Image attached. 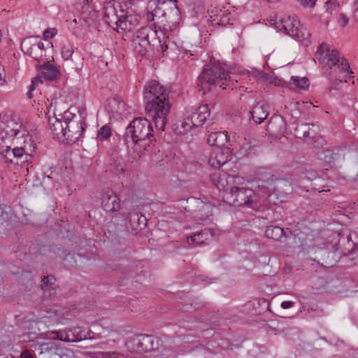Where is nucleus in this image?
I'll return each instance as SVG.
<instances>
[{
    "label": "nucleus",
    "instance_id": "nucleus-23",
    "mask_svg": "<svg viewBox=\"0 0 358 358\" xmlns=\"http://www.w3.org/2000/svg\"><path fill=\"white\" fill-rule=\"evenodd\" d=\"M212 238V234L207 231H202L194 234L193 236L187 238V243L189 245L197 246L202 245L207 243Z\"/></svg>",
    "mask_w": 358,
    "mask_h": 358
},
{
    "label": "nucleus",
    "instance_id": "nucleus-34",
    "mask_svg": "<svg viewBox=\"0 0 358 358\" xmlns=\"http://www.w3.org/2000/svg\"><path fill=\"white\" fill-rule=\"evenodd\" d=\"M339 6L337 0H327L324 3V8L327 13H331Z\"/></svg>",
    "mask_w": 358,
    "mask_h": 358
},
{
    "label": "nucleus",
    "instance_id": "nucleus-22",
    "mask_svg": "<svg viewBox=\"0 0 358 358\" xmlns=\"http://www.w3.org/2000/svg\"><path fill=\"white\" fill-rule=\"evenodd\" d=\"M126 169V164L123 158L120 156H114L111 159V162L108 165L106 171L114 175H120L124 173Z\"/></svg>",
    "mask_w": 358,
    "mask_h": 358
},
{
    "label": "nucleus",
    "instance_id": "nucleus-44",
    "mask_svg": "<svg viewBox=\"0 0 358 358\" xmlns=\"http://www.w3.org/2000/svg\"><path fill=\"white\" fill-rule=\"evenodd\" d=\"M34 44L36 45V46L37 48H38L41 50H42L43 54H44V44H43V43L39 41V42H37V43H34Z\"/></svg>",
    "mask_w": 358,
    "mask_h": 358
},
{
    "label": "nucleus",
    "instance_id": "nucleus-2",
    "mask_svg": "<svg viewBox=\"0 0 358 358\" xmlns=\"http://www.w3.org/2000/svg\"><path fill=\"white\" fill-rule=\"evenodd\" d=\"M178 3L177 0H151L148 3L155 29L168 40L173 41L179 31L181 14Z\"/></svg>",
    "mask_w": 358,
    "mask_h": 358
},
{
    "label": "nucleus",
    "instance_id": "nucleus-1",
    "mask_svg": "<svg viewBox=\"0 0 358 358\" xmlns=\"http://www.w3.org/2000/svg\"><path fill=\"white\" fill-rule=\"evenodd\" d=\"M36 144L19 117L0 114V156L6 163L24 164L32 160Z\"/></svg>",
    "mask_w": 358,
    "mask_h": 358
},
{
    "label": "nucleus",
    "instance_id": "nucleus-19",
    "mask_svg": "<svg viewBox=\"0 0 358 358\" xmlns=\"http://www.w3.org/2000/svg\"><path fill=\"white\" fill-rule=\"evenodd\" d=\"M265 236L275 241H283L287 238H292L293 235L291 231L287 234L285 230L278 226L267 227L265 230Z\"/></svg>",
    "mask_w": 358,
    "mask_h": 358
},
{
    "label": "nucleus",
    "instance_id": "nucleus-38",
    "mask_svg": "<svg viewBox=\"0 0 358 358\" xmlns=\"http://www.w3.org/2000/svg\"><path fill=\"white\" fill-rule=\"evenodd\" d=\"M6 73L3 66L0 64V86H3L6 84Z\"/></svg>",
    "mask_w": 358,
    "mask_h": 358
},
{
    "label": "nucleus",
    "instance_id": "nucleus-37",
    "mask_svg": "<svg viewBox=\"0 0 358 358\" xmlns=\"http://www.w3.org/2000/svg\"><path fill=\"white\" fill-rule=\"evenodd\" d=\"M317 0H298L303 7L313 8Z\"/></svg>",
    "mask_w": 358,
    "mask_h": 358
},
{
    "label": "nucleus",
    "instance_id": "nucleus-21",
    "mask_svg": "<svg viewBox=\"0 0 358 358\" xmlns=\"http://www.w3.org/2000/svg\"><path fill=\"white\" fill-rule=\"evenodd\" d=\"M62 117V115H60ZM50 129L57 138L66 136L64 121L62 117H52L49 120Z\"/></svg>",
    "mask_w": 358,
    "mask_h": 358
},
{
    "label": "nucleus",
    "instance_id": "nucleus-16",
    "mask_svg": "<svg viewBox=\"0 0 358 358\" xmlns=\"http://www.w3.org/2000/svg\"><path fill=\"white\" fill-rule=\"evenodd\" d=\"M236 179L238 178L230 176L225 172H217L211 176V180L214 185L220 191L224 192V194L230 191V188L236 183Z\"/></svg>",
    "mask_w": 358,
    "mask_h": 358
},
{
    "label": "nucleus",
    "instance_id": "nucleus-31",
    "mask_svg": "<svg viewBox=\"0 0 358 358\" xmlns=\"http://www.w3.org/2000/svg\"><path fill=\"white\" fill-rule=\"evenodd\" d=\"M111 135V128L108 125H104L100 128L97 133V138L101 141L108 138Z\"/></svg>",
    "mask_w": 358,
    "mask_h": 358
},
{
    "label": "nucleus",
    "instance_id": "nucleus-5",
    "mask_svg": "<svg viewBox=\"0 0 358 358\" xmlns=\"http://www.w3.org/2000/svg\"><path fill=\"white\" fill-rule=\"evenodd\" d=\"M131 47L136 54L142 56L145 55L151 47L163 56H169L178 50L176 41L168 40L163 35L159 36L154 27H144L138 29L131 41Z\"/></svg>",
    "mask_w": 358,
    "mask_h": 358
},
{
    "label": "nucleus",
    "instance_id": "nucleus-8",
    "mask_svg": "<svg viewBox=\"0 0 358 358\" xmlns=\"http://www.w3.org/2000/svg\"><path fill=\"white\" fill-rule=\"evenodd\" d=\"M124 137L128 146L130 143L134 144V152L139 157L142 156L153 137L150 122L144 117L134 119L126 128Z\"/></svg>",
    "mask_w": 358,
    "mask_h": 358
},
{
    "label": "nucleus",
    "instance_id": "nucleus-17",
    "mask_svg": "<svg viewBox=\"0 0 358 358\" xmlns=\"http://www.w3.org/2000/svg\"><path fill=\"white\" fill-rule=\"evenodd\" d=\"M187 113L193 120L195 127L203 125L210 116V110L207 104L199 107H191Z\"/></svg>",
    "mask_w": 358,
    "mask_h": 358
},
{
    "label": "nucleus",
    "instance_id": "nucleus-45",
    "mask_svg": "<svg viewBox=\"0 0 358 358\" xmlns=\"http://www.w3.org/2000/svg\"><path fill=\"white\" fill-rule=\"evenodd\" d=\"M27 96L29 99L33 98L32 91L29 90V92L27 93Z\"/></svg>",
    "mask_w": 358,
    "mask_h": 358
},
{
    "label": "nucleus",
    "instance_id": "nucleus-18",
    "mask_svg": "<svg viewBox=\"0 0 358 358\" xmlns=\"http://www.w3.org/2000/svg\"><path fill=\"white\" fill-rule=\"evenodd\" d=\"M101 200L102 208L106 212H115L120 209V201L112 189H105Z\"/></svg>",
    "mask_w": 358,
    "mask_h": 358
},
{
    "label": "nucleus",
    "instance_id": "nucleus-6",
    "mask_svg": "<svg viewBox=\"0 0 358 358\" xmlns=\"http://www.w3.org/2000/svg\"><path fill=\"white\" fill-rule=\"evenodd\" d=\"M279 180L274 175L264 180V184L259 185L257 193L250 188L238 187L234 186L230 188L229 192L223 194V201L234 206H248L252 207V204L259 203L262 199L270 196L275 187L273 183Z\"/></svg>",
    "mask_w": 358,
    "mask_h": 358
},
{
    "label": "nucleus",
    "instance_id": "nucleus-32",
    "mask_svg": "<svg viewBox=\"0 0 358 358\" xmlns=\"http://www.w3.org/2000/svg\"><path fill=\"white\" fill-rule=\"evenodd\" d=\"M55 280V279L52 275H48L46 277H44L42 279V285H41V289L44 292L53 290V289L51 287V286L53 284Z\"/></svg>",
    "mask_w": 358,
    "mask_h": 358
},
{
    "label": "nucleus",
    "instance_id": "nucleus-40",
    "mask_svg": "<svg viewBox=\"0 0 358 358\" xmlns=\"http://www.w3.org/2000/svg\"><path fill=\"white\" fill-rule=\"evenodd\" d=\"M41 80L39 78H34L31 80V83L29 86V90L33 91L35 90L36 87L40 83H41Z\"/></svg>",
    "mask_w": 358,
    "mask_h": 358
},
{
    "label": "nucleus",
    "instance_id": "nucleus-35",
    "mask_svg": "<svg viewBox=\"0 0 358 358\" xmlns=\"http://www.w3.org/2000/svg\"><path fill=\"white\" fill-rule=\"evenodd\" d=\"M57 34V29L56 28H48L43 32V39L49 40L52 38Z\"/></svg>",
    "mask_w": 358,
    "mask_h": 358
},
{
    "label": "nucleus",
    "instance_id": "nucleus-27",
    "mask_svg": "<svg viewBox=\"0 0 358 358\" xmlns=\"http://www.w3.org/2000/svg\"><path fill=\"white\" fill-rule=\"evenodd\" d=\"M193 127H194L193 124V120L187 113L185 118L177 122L176 129L178 133L182 134L189 131Z\"/></svg>",
    "mask_w": 358,
    "mask_h": 358
},
{
    "label": "nucleus",
    "instance_id": "nucleus-12",
    "mask_svg": "<svg viewBox=\"0 0 358 358\" xmlns=\"http://www.w3.org/2000/svg\"><path fill=\"white\" fill-rule=\"evenodd\" d=\"M91 333L90 330L76 327L68 330L50 331L48 333V337L65 342H78L87 338L91 339L92 338Z\"/></svg>",
    "mask_w": 358,
    "mask_h": 358
},
{
    "label": "nucleus",
    "instance_id": "nucleus-33",
    "mask_svg": "<svg viewBox=\"0 0 358 358\" xmlns=\"http://www.w3.org/2000/svg\"><path fill=\"white\" fill-rule=\"evenodd\" d=\"M74 52V48L73 45H64L62 49V57L64 60H69Z\"/></svg>",
    "mask_w": 358,
    "mask_h": 358
},
{
    "label": "nucleus",
    "instance_id": "nucleus-10",
    "mask_svg": "<svg viewBox=\"0 0 358 358\" xmlns=\"http://www.w3.org/2000/svg\"><path fill=\"white\" fill-rule=\"evenodd\" d=\"M87 111L83 108H72L62 114L66 129V139L74 143L83 137L87 128Z\"/></svg>",
    "mask_w": 358,
    "mask_h": 358
},
{
    "label": "nucleus",
    "instance_id": "nucleus-20",
    "mask_svg": "<svg viewBox=\"0 0 358 358\" xmlns=\"http://www.w3.org/2000/svg\"><path fill=\"white\" fill-rule=\"evenodd\" d=\"M268 110L269 106L268 104L264 103H258L256 106L253 107L250 113L254 121L260 124L268 115Z\"/></svg>",
    "mask_w": 358,
    "mask_h": 358
},
{
    "label": "nucleus",
    "instance_id": "nucleus-24",
    "mask_svg": "<svg viewBox=\"0 0 358 358\" xmlns=\"http://www.w3.org/2000/svg\"><path fill=\"white\" fill-rule=\"evenodd\" d=\"M41 73L45 79L55 80L60 75L59 69L53 64H45L41 67Z\"/></svg>",
    "mask_w": 358,
    "mask_h": 358
},
{
    "label": "nucleus",
    "instance_id": "nucleus-48",
    "mask_svg": "<svg viewBox=\"0 0 358 358\" xmlns=\"http://www.w3.org/2000/svg\"><path fill=\"white\" fill-rule=\"evenodd\" d=\"M141 218H143V220H145V217H144V216H143V215H141V217H139V218H138V220H141Z\"/></svg>",
    "mask_w": 358,
    "mask_h": 358
},
{
    "label": "nucleus",
    "instance_id": "nucleus-26",
    "mask_svg": "<svg viewBox=\"0 0 358 358\" xmlns=\"http://www.w3.org/2000/svg\"><path fill=\"white\" fill-rule=\"evenodd\" d=\"M108 110L113 115H121L125 109L124 103L119 99L113 98L109 100Z\"/></svg>",
    "mask_w": 358,
    "mask_h": 358
},
{
    "label": "nucleus",
    "instance_id": "nucleus-36",
    "mask_svg": "<svg viewBox=\"0 0 358 358\" xmlns=\"http://www.w3.org/2000/svg\"><path fill=\"white\" fill-rule=\"evenodd\" d=\"M217 17H220V22H217L218 24L225 25L231 23V19L227 15H225V12H222V13H220Z\"/></svg>",
    "mask_w": 358,
    "mask_h": 358
},
{
    "label": "nucleus",
    "instance_id": "nucleus-47",
    "mask_svg": "<svg viewBox=\"0 0 358 358\" xmlns=\"http://www.w3.org/2000/svg\"><path fill=\"white\" fill-rule=\"evenodd\" d=\"M27 44V42L26 41H24L22 44V48H23V47H24Z\"/></svg>",
    "mask_w": 358,
    "mask_h": 358
},
{
    "label": "nucleus",
    "instance_id": "nucleus-13",
    "mask_svg": "<svg viewBox=\"0 0 358 358\" xmlns=\"http://www.w3.org/2000/svg\"><path fill=\"white\" fill-rule=\"evenodd\" d=\"M276 28L293 38L299 40L304 38L303 27L295 17H285L275 22Z\"/></svg>",
    "mask_w": 358,
    "mask_h": 358
},
{
    "label": "nucleus",
    "instance_id": "nucleus-49",
    "mask_svg": "<svg viewBox=\"0 0 358 358\" xmlns=\"http://www.w3.org/2000/svg\"><path fill=\"white\" fill-rule=\"evenodd\" d=\"M54 312H55V315H57V314H58L57 310H54Z\"/></svg>",
    "mask_w": 358,
    "mask_h": 358
},
{
    "label": "nucleus",
    "instance_id": "nucleus-29",
    "mask_svg": "<svg viewBox=\"0 0 358 358\" xmlns=\"http://www.w3.org/2000/svg\"><path fill=\"white\" fill-rule=\"evenodd\" d=\"M290 81L293 85L301 89H306L309 86V80L306 77L292 76Z\"/></svg>",
    "mask_w": 358,
    "mask_h": 358
},
{
    "label": "nucleus",
    "instance_id": "nucleus-15",
    "mask_svg": "<svg viewBox=\"0 0 358 358\" xmlns=\"http://www.w3.org/2000/svg\"><path fill=\"white\" fill-rule=\"evenodd\" d=\"M231 150L227 147L217 146L214 148L208 157V164L213 168L219 169L225 164L231 157Z\"/></svg>",
    "mask_w": 358,
    "mask_h": 358
},
{
    "label": "nucleus",
    "instance_id": "nucleus-42",
    "mask_svg": "<svg viewBox=\"0 0 358 358\" xmlns=\"http://www.w3.org/2000/svg\"><path fill=\"white\" fill-rule=\"evenodd\" d=\"M294 303L291 301H284L281 303V308L283 309H287L294 306Z\"/></svg>",
    "mask_w": 358,
    "mask_h": 358
},
{
    "label": "nucleus",
    "instance_id": "nucleus-46",
    "mask_svg": "<svg viewBox=\"0 0 358 358\" xmlns=\"http://www.w3.org/2000/svg\"><path fill=\"white\" fill-rule=\"evenodd\" d=\"M307 136H309V133L308 131H305L303 133V137H307Z\"/></svg>",
    "mask_w": 358,
    "mask_h": 358
},
{
    "label": "nucleus",
    "instance_id": "nucleus-3",
    "mask_svg": "<svg viewBox=\"0 0 358 358\" xmlns=\"http://www.w3.org/2000/svg\"><path fill=\"white\" fill-rule=\"evenodd\" d=\"M143 95L147 115L157 129L164 131L171 106L166 89L159 82L150 80L144 87Z\"/></svg>",
    "mask_w": 358,
    "mask_h": 358
},
{
    "label": "nucleus",
    "instance_id": "nucleus-39",
    "mask_svg": "<svg viewBox=\"0 0 358 358\" xmlns=\"http://www.w3.org/2000/svg\"><path fill=\"white\" fill-rule=\"evenodd\" d=\"M348 22H349V20L345 14L341 13L339 15L338 22L341 26H343V27L346 26L348 24Z\"/></svg>",
    "mask_w": 358,
    "mask_h": 358
},
{
    "label": "nucleus",
    "instance_id": "nucleus-43",
    "mask_svg": "<svg viewBox=\"0 0 358 358\" xmlns=\"http://www.w3.org/2000/svg\"><path fill=\"white\" fill-rule=\"evenodd\" d=\"M21 358H34V356L28 351H23L20 355Z\"/></svg>",
    "mask_w": 358,
    "mask_h": 358
},
{
    "label": "nucleus",
    "instance_id": "nucleus-25",
    "mask_svg": "<svg viewBox=\"0 0 358 358\" xmlns=\"http://www.w3.org/2000/svg\"><path fill=\"white\" fill-rule=\"evenodd\" d=\"M227 131H217L210 134L207 138V143L211 146H220L224 142L227 141Z\"/></svg>",
    "mask_w": 358,
    "mask_h": 358
},
{
    "label": "nucleus",
    "instance_id": "nucleus-4",
    "mask_svg": "<svg viewBox=\"0 0 358 358\" xmlns=\"http://www.w3.org/2000/svg\"><path fill=\"white\" fill-rule=\"evenodd\" d=\"M315 57L322 66V72L330 82H347L352 71L347 60L336 49L327 43H322L317 48Z\"/></svg>",
    "mask_w": 358,
    "mask_h": 358
},
{
    "label": "nucleus",
    "instance_id": "nucleus-41",
    "mask_svg": "<svg viewBox=\"0 0 358 358\" xmlns=\"http://www.w3.org/2000/svg\"><path fill=\"white\" fill-rule=\"evenodd\" d=\"M353 16L357 22H358V0H355L353 3Z\"/></svg>",
    "mask_w": 358,
    "mask_h": 358
},
{
    "label": "nucleus",
    "instance_id": "nucleus-14",
    "mask_svg": "<svg viewBox=\"0 0 358 358\" xmlns=\"http://www.w3.org/2000/svg\"><path fill=\"white\" fill-rule=\"evenodd\" d=\"M79 12V15L73 20V23L81 29H86L90 27L97 17V12L87 0L83 1V6Z\"/></svg>",
    "mask_w": 358,
    "mask_h": 358
},
{
    "label": "nucleus",
    "instance_id": "nucleus-30",
    "mask_svg": "<svg viewBox=\"0 0 358 358\" xmlns=\"http://www.w3.org/2000/svg\"><path fill=\"white\" fill-rule=\"evenodd\" d=\"M196 201L198 203H202V206H201L202 210H203L206 213V217H201L200 218L201 221L204 222L205 220L210 219V217L213 215V213H212L213 208V205L210 203H203L201 201H199V200H196Z\"/></svg>",
    "mask_w": 358,
    "mask_h": 358
},
{
    "label": "nucleus",
    "instance_id": "nucleus-7",
    "mask_svg": "<svg viewBox=\"0 0 358 358\" xmlns=\"http://www.w3.org/2000/svg\"><path fill=\"white\" fill-rule=\"evenodd\" d=\"M128 350L136 353L151 352L152 358H171L174 352L158 337L147 334H136L126 341Z\"/></svg>",
    "mask_w": 358,
    "mask_h": 358
},
{
    "label": "nucleus",
    "instance_id": "nucleus-9",
    "mask_svg": "<svg viewBox=\"0 0 358 358\" xmlns=\"http://www.w3.org/2000/svg\"><path fill=\"white\" fill-rule=\"evenodd\" d=\"M234 79L229 75L228 70L224 64L220 62L213 64L212 66H206L202 73L198 78V88L199 91L203 92L206 94L207 92L210 90V86H219L225 90L227 88L236 87Z\"/></svg>",
    "mask_w": 358,
    "mask_h": 358
},
{
    "label": "nucleus",
    "instance_id": "nucleus-28",
    "mask_svg": "<svg viewBox=\"0 0 358 358\" xmlns=\"http://www.w3.org/2000/svg\"><path fill=\"white\" fill-rule=\"evenodd\" d=\"M26 52L36 60H40L44 56L42 50L37 48L34 43L29 44V47L27 48Z\"/></svg>",
    "mask_w": 358,
    "mask_h": 358
},
{
    "label": "nucleus",
    "instance_id": "nucleus-11",
    "mask_svg": "<svg viewBox=\"0 0 358 358\" xmlns=\"http://www.w3.org/2000/svg\"><path fill=\"white\" fill-rule=\"evenodd\" d=\"M103 19L117 31L130 32L137 25V20L131 15L117 16L115 8L110 5L104 7Z\"/></svg>",
    "mask_w": 358,
    "mask_h": 358
}]
</instances>
